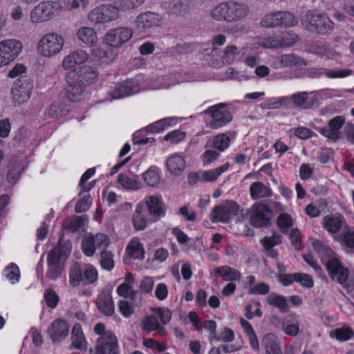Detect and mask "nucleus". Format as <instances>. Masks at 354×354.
Returning <instances> with one entry per match:
<instances>
[{
  "instance_id": "43",
  "label": "nucleus",
  "mask_w": 354,
  "mask_h": 354,
  "mask_svg": "<svg viewBox=\"0 0 354 354\" xmlns=\"http://www.w3.org/2000/svg\"><path fill=\"white\" fill-rule=\"evenodd\" d=\"M82 248L85 255L91 257L95 250L94 236L92 234L85 236L82 241Z\"/></svg>"
},
{
  "instance_id": "29",
  "label": "nucleus",
  "mask_w": 354,
  "mask_h": 354,
  "mask_svg": "<svg viewBox=\"0 0 354 354\" xmlns=\"http://www.w3.org/2000/svg\"><path fill=\"white\" fill-rule=\"evenodd\" d=\"M216 276L221 277L225 281H239L241 279V273L234 268L229 266H222L214 269Z\"/></svg>"
},
{
  "instance_id": "8",
  "label": "nucleus",
  "mask_w": 354,
  "mask_h": 354,
  "mask_svg": "<svg viewBox=\"0 0 354 354\" xmlns=\"http://www.w3.org/2000/svg\"><path fill=\"white\" fill-rule=\"evenodd\" d=\"M62 8L59 3L53 1H45L39 3L30 12V18L34 23H41L53 18L55 12Z\"/></svg>"
},
{
  "instance_id": "47",
  "label": "nucleus",
  "mask_w": 354,
  "mask_h": 354,
  "mask_svg": "<svg viewBox=\"0 0 354 354\" xmlns=\"http://www.w3.org/2000/svg\"><path fill=\"white\" fill-rule=\"evenodd\" d=\"M298 39L299 37L292 32H282L279 36L281 48L290 46L293 45Z\"/></svg>"
},
{
  "instance_id": "3",
  "label": "nucleus",
  "mask_w": 354,
  "mask_h": 354,
  "mask_svg": "<svg viewBox=\"0 0 354 354\" xmlns=\"http://www.w3.org/2000/svg\"><path fill=\"white\" fill-rule=\"evenodd\" d=\"M303 26L310 32L319 35H328L333 30V22L326 13L310 10L301 19Z\"/></svg>"
},
{
  "instance_id": "13",
  "label": "nucleus",
  "mask_w": 354,
  "mask_h": 354,
  "mask_svg": "<svg viewBox=\"0 0 354 354\" xmlns=\"http://www.w3.org/2000/svg\"><path fill=\"white\" fill-rule=\"evenodd\" d=\"M119 7L113 5H102L94 8L89 14V20L95 24L108 23L119 16Z\"/></svg>"
},
{
  "instance_id": "4",
  "label": "nucleus",
  "mask_w": 354,
  "mask_h": 354,
  "mask_svg": "<svg viewBox=\"0 0 354 354\" xmlns=\"http://www.w3.org/2000/svg\"><path fill=\"white\" fill-rule=\"evenodd\" d=\"M93 330L100 335L96 342V352L94 354H119L118 339L111 330H106L105 325L102 323H97Z\"/></svg>"
},
{
  "instance_id": "32",
  "label": "nucleus",
  "mask_w": 354,
  "mask_h": 354,
  "mask_svg": "<svg viewBox=\"0 0 354 354\" xmlns=\"http://www.w3.org/2000/svg\"><path fill=\"white\" fill-rule=\"evenodd\" d=\"M266 301L268 304L278 308L282 313L288 311V305L286 298L282 295L275 293L270 294L266 297Z\"/></svg>"
},
{
  "instance_id": "53",
  "label": "nucleus",
  "mask_w": 354,
  "mask_h": 354,
  "mask_svg": "<svg viewBox=\"0 0 354 354\" xmlns=\"http://www.w3.org/2000/svg\"><path fill=\"white\" fill-rule=\"evenodd\" d=\"M6 277L12 281L14 283L15 281H18L20 277V272L18 266L12 263L5 270Z\"/></svg>"
},
{
  "instance_id": "56",
  "label": "nucleus",
  "mask_w": 354,
  "mask_h": 354,
  "mask_svg": "<svg viewBox=\"0 0 354 354\" xmlns=\"http://www.w3.org/2000/svg\"><path fill=\"white\" fill-rule=\"evenodd\" d=\"M342 241L348 252L354 253V231H346L344 234Z\"/></svg>"
},
{
  "instance_id": "60",
  "label": "nucleus",
  "mask_w": 354,
  "mask_h": 354,
  "mask_svg": "<svg viewBox=\"0 0 354 354\" xmlns=\"http://www.w3.org/2000/svg\"><path fill=\"white\" fill-rule=\"evenodd\" d=\"M295 281L299 282L301 286L306 288H312L313 286V279L308 274L296 273Z\"/></svg>"
},
{
  "instance_id": "46",
  "label": "nucleus",
  "mask_w": 354,
  "mask_h": 354,
  "mask_svg": "<svg viewBox=\"0 0 354 354\" xmlns=\"http://www.w3.org/2000/svg\"><path fill=\"white\" fill-rule=\"evenodd\" d=\"M172 118H166L149 125L147 127V131L150 133H157L162 131L167 127H169L171 124Z\"/></svg>"
},
{
  "instance_id": "5",
  "label": "nucleus",
  "mask_w": 354,
  "mask_h": 354,
  "mask_svg": "<svg viewBox=\"0 0 354 354\" xmlns=\"http://www.w3.org/2000/svg\"><path fill=\"white\" fill-rule=\"evenodd\" d=\"M211 14L218 21H234L245 17L247 9L245 5L231 1L217 5Z\"/></svg>"
},
{
  "instance_id": "45",
  "label": "nucleus",
  "mask_w": 354,
  "mask_h": 354,
  "mask_svg": "<svg viewBox=\"0 0 354 354\" xmlns=\"http://www.w3.org/2000/svg\"><path fill=\"white\" fill-rule=\"evenodd\" d=\"M84 222L85 220L83 216H75L67 219L64 223V227L66 230L74 232L83 226Z\"/></svg>"
},
{
  "instance_id": "51",
  "label": "nucleus",
  "mask_w": 354,
  "mask_h": 354,
  "mask_svg": "<svg viewBox=\"0 0 354 354\" xmlns=\"http://www.w3.org/2000/svg\"><path fill=\"white\" fill-rule=\"evenodd\" d=\"M281 236L274 233L271 236H265L261 239L260 243L265 248H273L281 243Z\"/></svg>"
},
{
  "instance_id": "39",
  "label": "nucleus",
  "mask_w": 354,
  "mask_h": 354,
  "mask_svg": "<svg viewBox=\"0 0 354 354\" xmlns=\"http://www.w3.org/2000/svg\"><path fill=\"white\" fill-rule=\"evenodd\" d=\"M78 38L85 44L93 45L97 41V36L95 30L88 27H83L77 32Z\"/></svg>"
},
{
  "instance_id": "18",
  "label": "nucleus",
  "mask_w": 354,
  "mask_h": 354,
  "mask_svg": "<svg viewBox=\"0 0 354 354\" xmlns=\"http://www.w3.org/2000/svg\"><path fill=\"white\" fill-rule=\"evenodd\" d=\"M117 292L120 297L129 299V301L120 300L119 301L120 313L124 317H129L134 311L133 301L137 295V292L133 289H117Z\"/></svg>"
},
{
  "instance_id": "7",
  "label": "nucleus",
  "mask_w": 354,
  "mask_h": 354,
  "mask_svg": "<svg viewBox=\"0 0 354 354\" xmlns=\"http://www.w3.org/2000/svg\"><path fill=\"white\" fill-rule=\"evenodd\" d=\"M64 44L63 37L57 33L44 35L37 45L38 53L43 57H53L59 53Z\"/></svg>"
},
{
  "instance_id": "28",
  "label": "nucleus",
  "mask_w": 354,
  "mask_h": 354,
  "mask_svg": "<svg viewBox=\"0 0 354 354\" xmlns=\"http://www.w3.org/2000/svg\"><path fill=\"white\" fill-rule=\"evenodd\" d=\"M250 193L252 199L268 197L272 194L271 189L261 182H254L250 187Z\"/></svg>"
},
{
  "instance_id": "24",
  "label": "nucleus",
  "mask_w": 354,
  "mask_h": 354,
  "mask_svg": "<svg viewBox=\"0 0 354 354\" xmlns=\"http://www.w3.org/2000/svg\"><path fill=\"white\" fill-rule=\"evenodd\" d=\"M166 166L171 174L178 176L185 168V161L180 155L174 154L167 158Z\"/></svg>"
},
{
  "instance_id": "26",
  "label": "nucleus",
  "mask_w": 354,
  "mask_h": 354,
  "mask_svg": "<svg viewBox=\"0 0 354 354\" xmlns=\"http://www.w3.org/2000/svg\"><path fill=\"white\" fill-rule=\"evenodd\" d=\"M87 59L88 55L85 51L77 50L64 58L62 65L65 68H71L76 64H81L85 62Z\"/></svg>"
},
{
  "instance_id": "50",
  "label": "nucleus",
  "mask_w": 354,
  "mask_h": 354,
  "mask_svg": "<svg viewBox=\"0 0 354 354\" xmlns=\"http://www.w3.org/2000/svg\"><path fill=\"white\" fill-rule=\"evenodd\" d=\"M100 263L102 267L107 270H111L114 266L113 254L107 250L101 252Z\"/></svg>"
},
{
  "instance_id": "55",
  "label": "nucleus",
  "mask_w": 354,
  "mask_h": 354,
  "mask_svg": "<svg viewBox=\"0 0 354 354\" xmlns=\"http://www.w3.org/2000/svg\"><path fill=\"white\" fill-rule=\"evenodd\" d=\"M153 311L159 316L161 322L166 325L167 324L171 318L172 313L169 308H155Z\"/></svg>"
},
{
  "instance_id": "12",
  "label": "nucleus",
  "mask_w": 354,
  "mask_h": 354,
  "mask_svg": "<svg viewBox=\"0 0 354 354\" xmlns=\"http://www.w3.org/2000/svg\"><path fill=\"white\" fill-rule=\"evenodd\" d=\"M22 43L17 39H6L0 41V67L14 61L21 52Z\"/></svg>"
},
{
  "instance_id": "15",
  "label": "nucleus",
  "mask_w": 354,
  "mask_h": 354,
  "mask_svg": "<svg viewBox=\"0 0 354 354\" xmlns=\"http://www.w3.org/2000/svg\"><path fill=\"white\" fill-rule=\"evenodd\" d=\"M133 30L126 27H118L106 33L104 41L106 44L113 48H120L132 37Z\"/></svg>"
},
{
  "instance_id": "57",
  "label": "nucleus",
  "mask_w": 354,
  "mask_h": 354,
  "mask_svg": "<svg viewBox=\"0 0 354 354\" xmlns=\"http://www.w3.org/2000/svg\"><path fill=\"white\" fill-rule=\"evenodd\" d=\"M238 53L237 47L234 45H230L225 48L222 58L227 63H232Z\"/></svg>"
},
{
  "instance_id": "58",
  "label": "nucleus",
  "mask_w": 354,
  "mask_h": 354,
  "mask_svg": "<svg viewBox=\"0 0 354 354\" xmlns=\"http://www.w3.org/2000/svg\"><path fill=\"white\" fill-rule=\"evenodd\" d=\"M91 198L89 195L84 196L75 205V210L77 213H82L88 209L91 204Z\"/></svg>"
},
{
  "instance_id": "52",
  "label": "nucleus",
  "mask_w": 354,
  "mask_h": 354,
  "mask_svg": "<svg viewBox=\"0 0 354 354\" xmlns=\"http://www.w3.org/2000/svg\"><path fill=\"white\" fill-rule=\"evenodd\" d=\"M145 0H118V7L122 10H129L138 8Z\"/></svg>"
},
{
  "instance_id": "40",
  "label": "nucleus",
  "mask_w": 354,
  "mask_h": 354,
  "mask_svg": "<svg viewBox=\"0 0 354 354\" xmlns=\"http://www.w3.org/2000/svg\"><path fill=\"white\" fill-rule=\"evenodd\" d=\"M283 331L288 335L296 336L299 330V322L292 316H287L283 322Z\"/></svg>"
},
{
  "instance_id": "61",
  "label": "nucleus",
  "mask_w": 354,
  "mask_h": 354,
  "mask_svg": "<svg viewBox=\"0 0 354 354\" xmlns=\"http://www.w3.org/2000/svg\"><path fill=\"white\" fill-rule=\"evenodd\" d=\"M169 10L171 14L179 15L186 10V6L183 4L180 0H173L169 3Z\"/></svg>"
},
{
  "instance_id": "38",
  "label": "nucleus",
  "mask_w": 354,
  "mask_h": 354,
  "mask_svg": "<svg viewBox=\"0 0 354 354\" xmlns=\"http://www.w3.org/2000/svg\"><path fill=\"white\" fill-rule=\"evenodd\" d=\"M118 182L121 186L127 189L136 190L142 187V183L140 180L130 178L124 173L118 175Z\"/></svg>"
},
{
  "instance_id": "10",
  "label": "nucleus",
  "mask_w": 354,
  "mask_h": 354,
  "mask_svg": "<svg viewBox=\"0 0 354 354\" xmlns=\"http://www.w3.org/2000/svg\"><path fill=\"white\" fill-rule=\"evenodd\" d=\"M227 106L225 103H219L209 107L203 113L211 115L209 123L210 128L216 129L225 126L232 120V114L228 110H223Z\"/></svg>"
},
{
  "instance_id": "63",
  "label": "nucleus",
  "mask_w": 354,
  "mask_h": 354,
  "mask_svg": "<svg viewBox=\"0 0 354 354\" xmlns=\"http://www.w3.org/2000/svg\"><path fill=\"white\" fill-rule=\"evenodd\" d=\"M219 156V153L212 150L207 149L202 155L203 161L204 165H207L212 162L217 160Z\"/></svg>"
},
{
  "instance_id": "9",
  "label": "nucleus",
  "mask_w": 354,
  "mask_h": 354,
  "mask_svg": "<svg viewBox=\"0 0 354 354\" xmlns=\"http://www.w3.org/2000/svg\"><path fill=\"white\" fill-rule=\"evenodd\" d=\"M297 24V19L288 12H274L266 15L261 20V24L266 28L293 26Z\"/></svg>"
},
{
  "instance_id": "25",
  "label": "nucleus",
  "mask_w": 354,
  "mask_h": 354,
  "mask_svg": "<svg viewBox=\"0 0 354 354\" xmlns=\"http://www.w3.org/2000/svg\"><path fill=\"white\" fill-rule=\"evenodd\" d=\"M132 223L136 230H143L147 225L146 218V206L143 203H139L132 216Z\"/></svg>"
},
{
  "instance_id": "16",
  "label": "nucleus",
  "mask_w": 354,
  "mask_h": 354,
  "mask_svg": "<svg viewBox=\"0 0 354 354\" xmlns=\"http://www.w3.org/2000/svg\"><path fill=\"white\" fill-rule=\"evenodd\" d=\"M162 19V16L158 12L147 11L137 16L136 28L140 32H144L151 28L159 26Z\"/></svg>"
},
{
  "instance_id": "19",
  "label": "nucleus",
  "mask_w": 354,
  "mask_h": 354,
  "mask_svg": "<svg viewBox=\"0 0 354 354\" xmlns=\"http://www.w3.org/2000/svg\"><path fill=\"white\" fill-rule=\"evenodd\" d=\"M138 92H139L138 84L131 80L116 84L109 93L113 99H119Z\"/></svg>"
},
{
  "instance_id": "41",
  "label": "nucleus",
  "mask_w": 354,
  "mask_h": 354,
  "mask_svg": "<svg viewBox=\"0 0 354 354\" xmlns=\"http://www.w3.org/2000/svg\"><path fill=\"white\" fill-rule=\"evenodd\" d=\"M142 176L144 181L149 186L155 187L159 183L160 176L158 169L155 167H150Z\"/></svg>"
},
{
  "instance_id": "17",
  "label": "nucleus",
  "mask_w": 354,
  "mask_h": 354,
  "mask_svg": "<svg viewBox=\"0 0 354 354\" xmlns=\"http://www.w3.org/2000/svg\"><path fill=\"white\" fill-rule=\"evenodd\" d=\"M326 269L333 281H336L343 285L348 277L349 271L344 268L341 263L336 259H332L326 263Z\"/></svg>"
},
{
  "instance_id": "21",
  "label": "nucleus",
  "mask_w": 354,
  "mask_h": 354,
  "mask_svg": "<svg viewBox=\"0 0 354 354\" xmlns=\"http://www.w3.org/2000/svg\"><path fill=\"white\" fill-rule=\"evenodd\" d=\"M144 205L146 206V210H148L149 215L153 217L155 221L165 215V205L160 197L149 196Z\"/></svg>"
},
{
  "instance_id": "42",
  "label": "nucleus",
  "mask_w": 354,
  "mask_h": 354,
  "mask_svg": "<svg viewBox=\"0 0 354 354\" xmlns=\"http://www.w3.org/2000/svg\"><path fill=\"white\" fill-rule=\"evenodd\" d=\"M228 167L229 164L225 163L218 168L203 172L201 176L202 180L211 182L215 180L222 173L228 169Z\"/></svg>"
},
{
  "instance_id": "23",
  "label": "nucleus",
  "mask_w": 354,
  "mask_h": 354,
  "mask_svg": "<svg viewBox=\"0 0 354 354\" xmlns=\"http://www.w3.org/2000/svg\"><path fill=\"white\" fill-rule=\"evenodd\" d=\"M96 304L99 311L104 315L111 316L114 313V304L109 291H102L98 295Z\"/></svg>"
},
{
  "instance_id": "22",
  "label": "nucleus",
  "mask_w": 354,
  "mask_h": 354,
  "mask_svg": "<svg viewBox=\"0 0 354 354\" xmlns=\"http://www.w3.org/2000/svg\"><path fill=\"white\" fill-rule=\"evenodd\" d=\"M307 92H299L290 95L291 104L297 109H310L319 105V98L317 97L309 98Z\"/></svg>"
},
{
  "instance_id": "44",
  "label": "nucleus",
  "mask_w": 354,
  "mask_h": 354,
  "mask_svg": "<svg viewBox=\"0 0 354 354\" xmlns=\"http://www.w3.org/2000/svg\"><path fill=\"white\" fill-rule=\"evenodd\" d=\"M68 111L69 108L67 104L55 102L49 109V115L52 118H58L65 115Z\"/></svg>"
},
{
  "instance_id": "1",
  "label": "nucleus",
  "mask_w": 354,
  "mask_h": 354,
  "mask_svg": "<svg viewBox=\"0 0 354 354\" xmlns=\"http://www.w3.org/2000/svg\"><path fill=\"white\" fill-rule=\"evenodd\" d=\"M98 77V72L89 66L66 73V96L71 102L79 101L84 88L93 84Z\"/></svg>"
},
{
  "instance_id": "48",
  "label": "nucleus",
  "mask_w": 354,
  "mask_h": 354,
  "mask_svg": "<svg viewBox=\"0 0 354 354\" xmlns=\"http://www.w3.org/2000/svg\"><path fill=\"white\" fill-rule=\"evenodd\" d=\"M12 94L14 101L20 104L25 102L30 98L31 93H29L27 89L23 90L13 87L12 89Z\"/></svg>"
},
{
  "instance_id": "31",
  "label": "nucleus",
  "mask_w": 354,
  "mask_h": 354,
  "mask_svg": "<svg viewBox=\"0 0 354 354\" xmlns=\"http://www.w3.org/2000/svg\"><path fill=\"white\" fill-rule=\"evenodd\" d=\"M262 344L265 346L266 354H282L277 337L274 335L268 333L262 339Z\"/></svg>"
},
{
  "instance_id": "33",
  "label": "nucleus",
  "mask_w": 354,
  "mask_h": 354,
  "mask_svg": "<svg viewBox=\"0 0 354 354\" xmlns=\"http://www.w3.org/2000/svg\"><path fill=\"white\" fill-rule=\"evenodd\" d=\"M354 335L352 328L348 325L337 328L330 332V336L335 337L338 341L344 342L350 339Z\"/></svg>"
},
{
  "instance_id": "54",
  "label": "nucleus",
  "mask_w": 354,
  "mask_h": 354,
  "mask_svg": "<svg viewBox=\"0 0 354 354\" xmlns=\"http://www.w3.org/2000/svg\"><path fill=\"white\" fill-rule=\"evenodd\" d=\"M14 87L23 90L27 89L29 93H32L33 84L28 77L23 75L15 82Z\"/></svg>"
},
{
  "instance_id": "6",
  "label": "nucleus",
  "mask_w": 354,
  "mask_h": 354,
  "mask_svg": "<svg viewBox=\"0 0 354 354\" xmlns=\"http://www.w3.org/2000/svg\"><path fill=\"white\" fill-rule=\"evenodd\" d=\"M70 283L73 286H86L93 283L97 279V272L91 265L82 270L80 265L75 262L69 272Z\"/></svg>"
},
{
  "instance_id": "34",
  "label": "nucleus",
  "mask_w": 354,
  "mask_h": 354,
  "mask_svg": "<svg viewBox=\"0 0 354 354\" xmlns=\"http://www.w3.org/2000/svg\"><path fill=\"white\" fill-rule=\"evenodd\" d=\"M230 138L225 134H218L212 140H208L206 147H212L220 151H223L229 147Z\"/></svg>"
},
{
  "instance_id": "37",
  "label": "nucleus",
  "mask_w": 354,
  "mask_h": 354,
  "mask_svg": "<svg viewBox=\"0 0 354 354\" xmlns=\"http://www.w3.org/2000/svg\"><path fill=\"white\" fill-rule=\"evenodd\" d=\"M345 123V119L343 116L338 115L328 122V127L331 130L330 136L332 140L336 141L340 138L339 129Z\"/></svg>"
},
{
  "instance_id": "30",
  "label": "nucleus",
  "mask_w": 354,
  "mask_h": 354,
  "mask_svg": "<svg viewBox=\"0 0 354 354\" xmlns=\"http://www.w3.org/2000/svg\"><path fill=\"white\" fill-rule=\"evenodd\" d=\"M126 250L134 259L142 260L145 258V249L138 239L131 240L127 246Z\"/></svg>"
},
{
  "instance_id": "2",
  "label": "nucleus",
  "mask_w": 354,
  "mask_h": 354,
  "mask_svg": "<svg viewBox=\"0 0 354 354\" xmlns=\"http://www.w3.org/2000/svg\"><path fill=\"white\" fill-rule=\"evenodd\" d=\"M71 241H64L61 236L58 245L49 251L47 257L48 266L47 276L48 278L55 279L61 275L65 261L71 253Z\"/></svg>"
},
{
  "instance_id": "64",
  "label": "nucleus",
  "mask_w": 354,
  "mask_h": 354,
  "mask_svg": "<svg viewBox=\"0 0 354 354\" xmlns=\"http://www.w3.org/2000/svg\"><path fill=\"white\" fill-rule=\"evenodd\" d=\"M71 339L72 345L73 346L74 348L80 351L86 350V342L84 335L71 337Z\"/></svg>"
},
{
  "instance_id": "27",
  "label": "nucleus",
  "mask_w": 354,
  "mask_h": 354,
  "mask_svg": "<svg viewBox=\"0 0 354 354\" xmlns=\"http://www.w3.org/2000/svg\"><path fill=\"white\" fill-rule=\"evenodd\" d=\"M282 67H295L307 65V62L301 57L295 54L281 55L277 57Z\"/></svg>"
},
{
  "instance_id": "11",
  "label": "nucleus",
  "mask_w": 354,
  "mask_h": 354,
  "mask_svg": "<svg viewBox=\"0 0 354 354\" xmlns=\"http://www.w3.org/2000/svg\"><path fill=\"white\" fill-rule=\"evenodd\" d=\"M250 221L252 226L255 227H268L270 224L272 212L268 205L255 203L248 210Z\"/></svg>"
},
{
  "instance_id": "62",
  "label": "nucleus",
  "mask_w": 354,
  "mask_h": 354,
  "mask_svg": "<svg viewBox=\"0 0 354 354\" xmlns=\"http://www.w3.org/2000/svg\"><path fill=\"white\" fill-rule=\"evenodd\" d=\"M133 276L131 272H126L124 279L120 278L117 280V288H132L133 285Z\"/></svg>"
},
{
  "instance_id": "36",
  "label": "nucleus",
  "mask_w": 354,
  "mask_h": 354,
  "mask_svg": "<svg viewBox=\"0 0 354 354\" xmlns=\"http://www.w3.org/2000/svg\"><path fill=\"white\" fill-rule=\"evenodd\" d=\"M344 223L342 216H326L324 218V227L330 233H336L340 230Z\"/></svg>"
},
{
  "instance_id": "35",
  "label": "nucleus",
  "mask_w": 354,
  "mask_h": 354,
  "mask_svg": "<svg viewBox=\"0 0 354 354\" xmlns=\"http://www.w3.org/2000/svg\"><path fill=\"white\" fill-rule=\"evenodd\" d=\"M143 328L147 331H157L160 335H164L165 334V328L161 326L156 317L150 315L145 318L143 321Z\"/></svg>"
},
{
  "instance_id": "14",
  "label": "nucleus",
  "mask_w": 354,
  "mask_h": 354,
  "mask_svg": "<svg viewBox=\"0 0 354 354\" xmlns=\"http://www.w3.org/2000/svg\"><path fill=\"white\" fill-rule=\"evenodd\" d=\"M239 206L234 201H227L225 204L215 206L213 209L210 218L213 223H228L232 216L237 215Z\"/></svg>"
},
{
  "instance_id": "49",
  "label": "nucleus",
  "mask_w": 354,
  "mask_h": 354,
  "mask_svg": "<svg viewBox=\"0 0 354 354\" xmlns=\"http://www.w3.org/2000/svg\"><path fill=\"white\" fill-rule=\"evenodd\" d=\"M44 297L46 305L51 308H55L59 301V297L53 289H46Z\"/></svg>"
},
{
  "instance_id": "59",
  "label": "nucleus",
  "mask_w": 354,
  "mask_h": 354,
  "mask_svg": "<svg viewBox=\"0 0 354 354\" xmlns=\"http://www.w3.org/2000/svg\"><path fill=\"white\" fill-rule=\"evenodd\" d=\"M353 71L351 69H340L337 71H326L325 75L328 78H344L352 75Z\"/></svg>"
},
{
  "instance_id": "20",
  "label": "nucleus",
  "mask_w": 354,
  "mask_h": 354,
  "mask_svg": "<svg viewBox=\"0 0 354 354\" xmlns=\"http://www.w3.org/2000/svg\"><path fill=\"white\" fill-rule=\"evenodd\" d=\"M47 333L53 342H60L68 334V324L64 319H57L48 328Z\"/></svg>"
}]
</instances>
